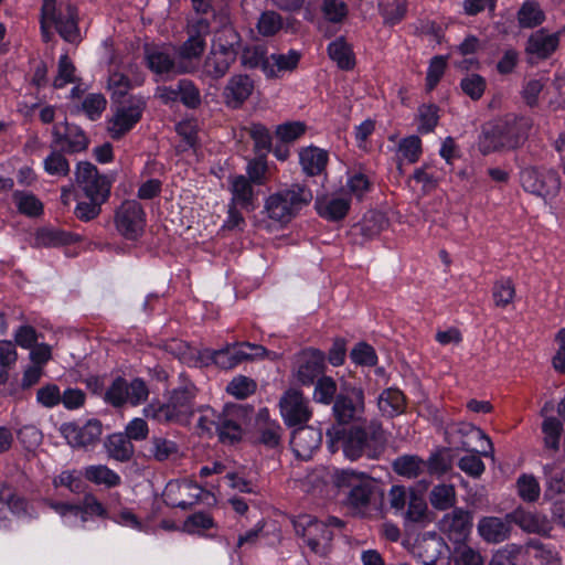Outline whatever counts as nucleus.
Segmentation results:
<instances>
[{
	"label": "nucleus",
	"instance_id": "13",
	"mask_svg": "<svg viewBox=\"0 0 565 565\" xmlns=\"http://www.w3.org/2000/svg\"><path fill=\"white\" fill-rule=\"evenodd\" d=\"M279 408L287 426L303 425L312 415L309 401L300 391L295 388H290L282 394L279 401Z\"/></svg>",
	"mask_w": 565,
	"mask_h": 565
},
{
	"label": "nucleus",
	"instance_id": "12",
	"mask_svg": "<svg viewBox=\"0 0 565 565\" xmlns=\"http://www.w3.org/2000/svg\"><path fill=\"white\" fill-rule=\"evenodd\" d=\"M145 102L131 97L127 103L119 105L108 120V131L111 138H120L129 131L141 118Z\"/></svg>",
	"mask_w": 565,
	"mask_h": 565
},
{
	"label": "nucleus",
	"instance_id": "27",
	"mask_svg": "<svg viewBox=\"0 0 565 565\" xmlns=\"http://www.w3.org/2000/svg\"><path fill=\"white\" fill-rule=\"evenodd\" d=\"M231 203L245 211L255 207V192L250 181L245 175H234L230 180Z\"/></svg>",
	"mask_w": 565,
	"mask_h": 565
},
{
	"label": "nucleus",
	"instance_id": "35",
	"mask_svg": "<svg viewBox=\"0 0 565 565\" xmlns=\"http://www.w3.org/2000/svg\"><path fill=\"white\" fill-rule=\"evenodd\" d=\"M469 527V514L460 509L446 514L440 521V529L444 532H447L450 536H457V539L465 536Z\"/></svg>",
	"mask_w": 565,
	"mask_h": 565
},
{
	"label": "nucleus",
	"instance_id": "40",
	"mask_svg": "<svg viewBox=\"0 0 565 565\" xmlns=\"http://www.w3.org/2000/svg\"><path fill=\"white\" fill-rule=\"evenodd\" d=\"M430 504L437 510H447L456 503V491L452 484H437L429 494Z\"/></svg>",
	"mask_w": 565,
	"mask_h": 565
},
{
	"label": "nucleus",
	"instance_id": "44",
	"mask_svg": "<svg viewBox=\"0 0 565 565\" xmlns=\"http://www.w3.org/2000/svg\"><path fill=\"white\" fill-rule=\"evenodd\" d=\"M372 186L371 179L361 171H352L348 174L345 191L352 196L361 200Z\"/></svg>",
	"mask_w": 565,
	"mask_h": 565
},
{
	"label": "nucleus",
	"instance_id": "34",
	"mask_svg": "<svg viewBox=\"0 0 565 565\" xmlns=\"http://www.w3.org/2000/svg\"><path fill=\"white\" fill-rule=\"evenodd\" d=\"M317 211L320 216L329 221L343 218L350 207V200L343 196L319 199L316 202Z\"/></svg>",
	"mask_w": 565,
	"mask_h": 565
},
{
	"label": "nucleus",
	"instance_id": "8",
	"mask_svg": "<svg viewBox=\"0 0 565 565\" xmlns=\"http://www.w3.org/2000/svg\"><path fill=\"white\" fill-rule=\"evenodd\" d=\"M41 29L43 35H52L53 31L58 35H72L78 32L75 8L67 6L55 12L54 0H43Z\"/></svg>",
	"mask_w": 565,
	"mask_h": 565
},
{
	"label": "nucleus",
	"instance_id": "24",
	"mask_svg": "<svg viewBox=\"0 0 565 565\" xmlns=\"http://www.w3.org/2000/svg\"><path fill=\"white\" fill-rule=\"evenodd\" d=\"M511 519L484 516L478 522V533L488 543H501L510 536Z\"/></svg>",
	"mask_w": 565,
	"mask_h": 565
},
{
	"label": "nucleus",
	"instance_id": "22",
	"mask_svg": "<svg viewBox=\"0 0 565 565\" xmlns=\"http://www.w3.org/2000/svg\"><path fill=\"white\" fill-rule=\"evenodd\" d=\"M189 35H210L217 33H232L233 29L226 14H212L211 18L198 17L188 21Z\"/></svg>",
	"mask_w": 565,
	"mask_h": 565
},
{
	"label": "nucleus",
	"instance_id": "43",
	"mask_svg": "<svg viewBox=\"0 0 565 565\" xmlns=\"http://www.w3.org/2000/svg\"><path fill=\"white\" fill-rule=\"evenodd\" d=\"M257 29L260 35H276L279 31L289 32L284 26L281 15L275 11H265L258 19Z\"/></svg>",
	"mask_w": 565,
	"mask_h": 565
},
{
	"label": "nucleus",
	"instance_id": "55",
	"mask_svg": "<svg viewBox=\"0 0 565 565\" xmlns=\"http://www.w3.org/2000/svg\"><path fill=\"white\" fill-rule=\"evenodd\" d=\"M486 86V79L478 74H468L460 82L462 92L473 100L482 97Z\"/></svg>",
	"mask_w": 565,
	"mask_h": 565
},
{
	"label": "nucleus",
	"instance_id": "10",
	"mask_svg": "<svg viewBox=\"0 0 565 565\" xmlns=\"http://www.w3.org/2000/svg\"><path fill=\"white\" fill-rule=\"evenodd\" d=\"M75 181L89 200L107 201L111 181L100 174L90 162H79L75 170Z\"/></svg>",
	"mask_w": 565,
	"mask_h": 565
},
{
	"label": "nucleus",
	"instance_id": "46",
	"mask_svg": "<svg viewBox=\"0 0 565 565\" xmlns=\"http://www.w3.org/2000/svg\"><path fill=\"white\" fill-rule=\"evenodd\" d=\"M557 38H529L526 51L537 58H545L557 47Z\"/></svg>",
	"mask_w": 565,
	"mask_h": 565
},
{
	"label": "nucleus",
	"instance_id": "32",
	"mask_svg": "<svg viewBox=\"0 0 565 565\" xmlns=\"http://www.w3.org/2000/svg\"><path fill=\"white\" fill-rule=\"evenodd\" d=\"M146 456L156 461H166L179 451L177 443L161 435H153L148 441Z\"/></svg>",
	"mask_w": 565,
	"mask_h": 565
},
{
	"label": "nucleus",
	"instance_id": "21",
	"mask_svg": "<svg viewBox=\"0 0 565 565\" xmlns=\"http://www.w3.org/2000/svg\"><path fill=\"white\" fill-rule=\"evenodd\" d=\"M253 90L254 81L248 75H233L224 87V102L231 108H239L248 99Z\"/></svg>",
	"mask_w": 565,
	"mask_h": 565
},
{
	"label": "nucleus",
	"instance_id": "28",
	"mask_svg": "<svg viewBox=\"0 0 565 565\" xmlns=\"http://www.w3.org/2000/svg\"><path fill=\"white\" fill-rule=\"evenodd\" d=\"M146 58L149 68L161 78L180 72L166 47H146Z\"/></svg>",
	"mask_w": 565,
	"mask_h": 565
},
{
	"label": "nucleus",
	"instance_id": "26",
	"mask_svg": "<svg viewBox=\"0 0 565 565\" xmlns=\"http://www.w3.org/2000/svg\"><path fill=\"white\" fill-rule=\"evenodd\" d=\"M9 514L21 519H32L36 516L34 508L23 498L15 494L9 495L6 500L0 497V527H7Z\"/></svg>",
	"mask_w": 565,
	"mask_h": 565
},
{
	"label": "nucleus",
	"instance_id": "59",
	"mask_svg": "<svg viewBox=\"0 0 565 565\" xmlns=\"http://www.w3.org/2000/svg\"><path fill=\"white\" fill-rule=\"evenodd\" d=\"M447 67V56L436 55L430 60L426 75V87L428 90L434 89L443 77Z\"/></svg>",
	"mask_w": 565,
	"mask_h": 565
},
{
	"label": "nucleus",
	"instance_id": "29",
	"mask_svg": "<svg viewBox=\"0 0 565 565\" xmlns=\"http://www.w3.org/2000/svg\"><path fill=\"white\" fill-rule=\"evenodd\" d=\"M299 58L300 54L295 50L287 54H271L264 64V75L267 78H276L285 72H291L297 67Z\"/></svg>",
	"mask_w": 565,
	"mask_h": 565
},
{
	"label": "nucleus",
	"instance_id": "50",
	"mask_svg": "<svg viewBox=\"0 0 565 565\" xmlns=\"http://www.w3.org/2000/svg\"><path fill=\"white\" fill-rule=\"evenodd\" d=\"M519 23L523 28H534L544 20V13L540 7L533 2H525L518 12Z\"/></svg>",
	"mask_w": 565,
	"mask_h": 565
},
{
	"label": "nucleus",
	"instance_id": "16",
	"mask_svg": "<svg viewBox=\"0 0 565 565\" xmlns=\"http://www.w3.org/2000/svg\"><path fill=\"white\" fill-rule=\"evenodd\" d=\"M326 355L313 348L301 351L296 360L295 376L302 385H311L324 372Z\"/></svg>",
	"mask_w": 565,
	"mask_h": 565
},
{
	"label": "nucleus",
	"instance_id": "19",
	"mask_svg": "<svg viewBox=\"0 0 565 565\" xmlns=\"http://www.w3.org/2000/svg\"><path fill=\"white\" fill-rule=\"evenodd\" d=\"M202 494L203 489L190 480L171 481L168 483L164 492L169 504L183 510L196 503Z\"/></svg>",
	"mask_w": 565,
	"mask_h": 565
},
{
	"label": "nucleus",
	"instance_id": "4",
	"mask_svg": "<svg viewBox=\"0 0 565 565\" xmlns=\"http://www.w3.org/2000/svg\"><path fill=\"white\" fill-rule=\"evenodd\" d=\"M277 352L268 351L260 344L249 342H237L227 344L220 350L205 349L200 353L201 362L204 365L215 364L222 369H233L246 361L259 359L278 360Z\"/></svg>",
	"mask_w": 565,
	"mask_h": 565
},
{
	"label": "nucleus",
	"instance_id": "39",
	"mask_svg": "<svg viewBox=\"0 0 565 565\" xmlns=\"http://www.w3.org/2000/svg\"><path fill=\"white\" fill-rule=\"evenodd\" d=\"M106 447L109 456L118 461L128 460L134 451L130 439L126 434H113L108 437Z\"/></svg>",
	"mask_w": 565,
	"mask_h": 565
},
{
	"label": "nucleus",
	"instance_id": "41",
	"mask_svg": "<svg viewBox=\"0 0 565 565\" xmlns=\"http://www.w3.org/2000/svg\"><path fill=\"white\" fill-rule=\"evenodd\" d=\"M379 408L390 417L401 413L404 407V396L401 391L387 388L379 397Z\"/></svg>",
	"mask_w": 565,
	"mask_h": 565
},
{
	"label": "nucleus",
	"instance_id": "53",
	"mask_svg": "<svg viewBox=\"0 0 565 565\" xmlns=\"http://www.w3.org/2000/svg\"><path fill=\"white\" fill-rule=\"evenodd\" d=\"M44 170L53 177H66L70 172V163L66 158L57 152L52 151L43 161Z\"/></svg>",
	"mask_w": 565,
	"mask_h": 565
},
{
	"label": "nucleus",
	"instance_id": "5",
	"mask_svg": "<svg viewBox=\"0 0 565 565\" xmlns=\"http://www.w3.org/2000/svg\"><path fill=\"white\" fill-rule=\"evenodd\" d=\"M296 534L303 539L307 546L316 554L324 556L331 550L333 531L331 527H341L342 521L329 518L327 522L319 521L311 515H299L294 521Z\"/></svg>",
	"mask_w": 565,
	"mask_h": 565
},
{
	"label": "nucleus",
	"instance_id": "2",
	"mask_svg": "<svg viewBox=\"0 0 565 565\" xmlns=\"http://www.w3.org/2000/svg\"><path fill=\"white\" fill-rule=\"evenodd\" d=\"M311 199V191L299 184L270 194L264 204V213L270 222L269 225L282 227L288 224Z\"/></svg>",
	"mask_w": 565,
	"mask_h": 565
},
{
	"label": "nucleus",
	"instance_id": "31",
	"mask_svg": "<svg viewBox=\"0 0 565 565\" xmlns=\"http://www.w3.org/2000/svg\"><path fill=\"white\" fill-rule=\"evenodd\" d=\"M299 161L302 170L309 175L321 173L328 162V152L321 148L310 146L301 149Z\"/></svg>",
	"mask_w": 565,
	"mask_h": 565
},
{
	"label": "nucleus",
	"instance_id": "18",
	"mask_svg": "<svg viewBox=\"0 0 565 565\" xmlns=\"http://www.w3.org/2000/svg\"><path fill=\"white\" fill-rule=\"evenodd\" d=\"M245 422V411L239 406L225 408L221 414L217 424L218 438L223 444H234L241 440L243 436V424Z\"/></svg>",
	"mask_w": 565,
	"mask_h": 565
},
{
	"label": "nucleus",
	"instance_id": "36",
	"mask_svg": "<svg viewBox=\"0 0 565 565\" xmlns=\"http://www.w3.org/2000/svg\"><path fill=\"white\" fill-rule=\"evenodd\" d=\"M84 477L98 486L115 488L120 484L121 478L114 470L104 465H93L85 468Z\"/></svg>",
	"mask_w": 565,
	"mask_h": 565
},
{
	"label": "nucleus",
	"instance_id": "47",
	"mask_svg": "<svg viewBox=\"0 0 565 565\" xmlns=\"http://www.w3.org/2000/svg\"><path fill=\"white\" fill-rule=\"evenodd\" d=\"M426 513L427 503L425 499L422 495L415 493L414 491H409L407 510H404V513L402 514L409 522H422L425 520Z\"/></svg>",
	"mask_w": 565,
	"mask_h": 565
},
{
	"label": "nucleus",
	"instance_id": "25",
	"mask_svg": "<svg viewBox=\"0 0 565 565\" xmlns=\"http://www.w3.org/2000/svg\"><path fill=\"white\" fill-rule=\"evenodd\" d=\"M513 523L519 525L523 531L548 536L552 525L545 515L518 509L508 514Z\"/></svg>",
	"mask_w": 565,
	"mask_h": 565
},
{
	"label": "nucleus",
	"instance_id": "17",
	"mask_svg": "<svg viewBox=\"0 0 565 565\" xmlns=\"http://www.w3.org/2000/svg\"><path fill=\"white\" fill-rule=\"evenodd\" d=\"M60 431L71 447L82 448L94 445L99 440L103 426L99 420L89 419L82 426L76 423H64Z\"/></svg>",
	"mask_w": 565,
	"mask_h": 565
},
{
	"label": "nucleus",
	"instance_id": "1",
	"mask_svg": "<svg viewBox=\"0 0 565 565\" xmlns=\"http://www.w3.org/2000/svg\"><path fill=\"white\" fill-rule=\"evenodd\" d=\"M326 436L330 451L335 452L342 449L344 457L350 460H356L363 455L369 458H375L377 455L375 447V444L379 443L377 435L370 436L362 428L332 425L327 429Z\"/></svg>",
	"mask_w": 565,
	"mask_h": 565
},
{
	"label": "nucleus",
	"instance_id": "48",
	"mask_svg": "<svg viewBox=\"0 0 565 565\" xmlns=\"http://www.w3.org/2000/svg\"><path fill=\"white\" fill-rule=\"evenodd\" d=\"M178 135L182 138V141L177 146L179 152H185L191 149L194 150L196 145V125L193 120L180 121L177 127Z\"/></svg>",
	"mask_w": 565,
	"mask_h": 565
},
{
	"label": "nucleus",
	"instance_id": "42",
	"mask_svg": "<svg viewBox=\"0 0 565 565\" xmlns=\"http://www.w3.org/2000/svg\"><path fill=\"white\" fill-rule=\"evenodd\" d=\"M397 154L401 162L415 163L422 154V140L412 135L403 138L397 148Z\"/></svg>",
	"mask_w": 565,
	"mask_h": 565
},
{
	"label": "nucleus",
	"instance_id": "62",
	"mask_svg": "<svg viewBox=\"0 0 565 565\" xmlns=\"http://www.w3.org/2000/svg\"><path fill=\"white\" fill-rule=\"evenodd\" d=\"M492 295L495 306L507 307L514 298V285L510 279H500L494 284Z\"/></svg>",
	"mask_w": 565,
	"mask_h": 565
},
{
	"label": "nucleus",
	"instance_id": "60",
	"mask_svg": "<svg viewBox=\"0 0 565 565\" xmlns=\"http://www.w3.org/2000/svg\"><path fill=\"white\" fill-rule=\"evenodd\" d=\"M366 476L364 472H358L352 469H333L331 480L338 488L352 489L358 482Z\"/></svg>",
	"mask_w": 565,
	"mask_h": 565
},
{
	"label": "nucleus",
	"instance_id": "3",
	"mask_svg": "<svg viewBox=\"0 0 565 565\" xmlns=\"http://www.w3.org/2000/svg\"><path fill=\"white\" fill-rule=\"evenodd\" d=\"M195 387L188 383L172 391L167 403L152 401L142 408L145 417L159 423H184L193 414Z\"/></svg>",
	"mask_w": 565,
	"mask_h": 565
},
{
	"label": "nucleus",
	"instance_id": "6",
	"mask_svg": "<svg viewBox=\"0 0 565 565\" xmlns=\"http://www.w3.org/2000/svg\"><path fill=\"white\" fill-rule=\"evenodd\" d=\"M523 139L521 124L516 120H497L483 127L479 137V149L488 154L493 151L514 149Z\"/></svg>",
	"mask_w": 565,
	"mask_h": 565
},
{
	"label": "nucleus",
	"instance_id": "38",
	"mask_svg": "<svg viewBox=\"0 0 565 565\" xmlns=\"http://www.w3.org/2000/svg\"><path fill=\"white\" fill-rule=\"evenodd\" d=\"M393 468L397 475L413 479L420 476L427 465L417 456H402L394 460Z\"/></svg>",
	"mask_w": 565,
	"mask_h": 565
},
{
	"label": "nucleus",
	"instance_id": "33",
	"mask_svg": "<svg viewBox=\"0 0 565 565\" xmlns=\"http://www.w3.org/2000/svg\"><path fill=\"white\" fill-rule=\"evenodd\" d=\"M329 57L343 71H351L355 66V55L351 45L344 38H338L328 45Z\"/></svg>",
	"mask_w": 565,
	"mask_h": 565
},
{
	"label": "nucleus",
	"instance_id": "14",
	"mask_svg": "<svg viewBox=\"0 0 565 565\" xmlns=\"http://www.w3.org/2000/svg\"><path fill=\"white\" fill-rule=\"evenodd\" d=\"M333 414L340 424L359 420L364 413V396L361 388L345 387L335 398Z\"/></svg>",
	"mask_w": 565,
	"mask_h": 565
},
{
	"label": "nucleus",
	"instance_id": "15",
	"mask_svg": "<svg viewBox=\"0 0 565 565\" xmlns=\"http://www.w3.org/2000/svg\"><path fill=\"white\" fill-rule=\"evenodd\" d=\"M236 54L233 43H230L227 38H214L211 52L205 60V72L214 78L224 76L235 61Z\"/></svg>",
	"mask_w": 565,
	"mask_h": 565
},
{
	"label": "nucleus",
	"instance_id": "45",
	"mask_svg": "<svg viewBox=\"0 0 565 565\" xmlns=\"http://www.w3.org/2000/svg\"><path fill=\"white\" fill-rule=\"evenodd\" d=\"M542 431L544 434L545 447L557 450L563 431L562 423L555 417L547 416L543 420Z\"/></svg>",
	"mask_w": 565,
	"mask_h": 565
},
{
	"label": "nucleus",
	"instance_id": "56",
	"mask_svg": "<svg viewBox=\"0 0 565 565\" xmlns=\"http://www.w3.org/2000/svg\"><path fill=\"white\" fill-rule=\"evenodd\" d=\"M519 495L527 502L536 501L541 493V488L531 475H522L516 482Z\"/></svg>",
	"mask_w": 565,
	"mask_h": 565
},
{
	"label": "nucleus",
	"instance_id": "23",
	"mask_svg": "<svg viewBox=\"0 0 565 565\" xmlns=\"http://www.w3.org/2000/svg\"><path fill=\"white\" fill-rule=\"evenodd\" d=\"M53 137L56 145L65 147L68 152H81L87 148L88 140L78 127L60 122L53 127Z\"/></svg>",
	"mask_w": 565,
	"mask_h": 565
},
{
	"label": "nucleus",
	"instance_id": "64",
	"mask_svg": "<svg viewBox=\"0 0 565 565\" xmlns=\"http://www.w3.org/2000/svg\"><path fill=\"white\" fill-rule=\"evenodd\" d=\"M127 381L120 376L116 377L110 386L105 392V402L110 404L114 407H121L125 405V390L127 386Z\"/></svg>",
	"mask_w": 565,
	"mask_h": 565
},
{
	"label": "nucleus",
	"instance_id": "51",
	"mask_svg": "<svg viewBox=\"0 0 565 565\" xmlns=\"http://www.w3.org/2000/svg\"><path fill=\"white\" fill-rule=\"evenodd\" d=\"M544 473L546 477V494L565 493V470L555 465H546Z\"/></svg>",
	"mask_w": 565,
	"mask_h": 565
},
{
	"label": "nucleus",
	"instance_id": "61",
	"mask_svg": "<svg viewBox=\"0 0 565 565\" xmlns=\"http://www.w3.org/2000/svg\"><path fill=\"white\" fill-rule=\"evenodd\" d=\"M256 390V383L243 375H238L234 377L226 387L228 394L235 396L236 398H246L250 394H253Z\"/></svg>",
	"mask_w": 565,
	"mask_h": 565
},
{
	"label": "nucleus",
	"instance_id": "54",
	"mask_svg": "<svg viewBox=\"0 0 565 565\" xmlns=\"http://www.w3.org/2000/svg\"><path fill=\"white\" fill-rule=\"evenodd\" d=\"M455 565H483L480 552L466 544H459L454 551Z\"/></svg>",
	"mask_w": 565,
	"mask_h": 565
},
{
	"label": "nucleus",
	"instance_id": "9",
	"mask_svg": "<svg viewBox=\"0 0 565 565\" xmlns=\"http://www.w3.org/2000/svg\"><path fill=\"white\" fill-rule=\"evenodd\" d=\"M114 223L119 235L126 239L136 241L143 234L146 213L139 202L128 200L117 207Z\"/></svg>",
	"mask_w": 565,
	"mask_h": 565
},
{
	"label": "nucleus",
	"instance_id": "7",
	"mask_svg": "<svg viewBox=\"0 0 565 565\" xmlns=\"http://www.w3.org/2000/svg\"><path fill=\"white\" fill-rule=\"evenodd\" d=\"M47 505L60 515L64 525L71 529H82L89 516H106V509L93 495H86L83 504H71L67 502H47Z\"/></svg>",
	"mask_w": 565,
	"mask_h": 565
},
{
	"label": "nucleus",
	"instance_id": "52",
	"mask_svg": "<svg viewBox=\"0 0 565 565\" xmlns=\"http://www.w3.org/2000/svg\"><path fill=\"white\" fill-rule=\"evenodd\" d=\"M335 392L337 384L334 380L330 376H321L316 382L313 399L318 403L329 405L333 401Z\"/></svg>",
	"mask_w": 565,
	"mask_h": 565
},
{
	"label": "nucleus",
	"instance_id": "11",
	"mask_svg": "<svg viewBox=\"0 0 565 565\" xmlns=\"http://www.w3.org/2000/svg\"><path fill=\"white\" fill-rule=\"evenodd\" d=\"M521 184L525 191L547 199L556 195L561 180L554 170L525 168L521 172Z\"/></svg>",
	"mask_w": 565,
	"mask_h": 565
},
{
	"label": "nucleus",
	"instance_id": "57",
	"mask_svg": "<svg viewBox=\"0 0 565 565\" xmlns=\"http://www.w3.org/2000/svg\"><path fill=\"white\" fill-rule=\"evenodd\" d=\"M76 81L75 66L70 61L67 55H62L58 60L57 74L54 78L53 86L55 88H63L67 84Z\"/></svg>",
	"mask_w": 565,
	"mask_h": 565
},
{
	"label": "nucleus",
	"instance_id": "30",
	"mask_svg": "<svg viewBox=\"0 0 565 565\" xmlns=\"http://www.w3.org/2000/svg\"><path fill=\"white\" fill-rule=\"evenodd\" d=\"M238 45L242 50V64L248 68H260L264 73V64L268 62L269 58L266 46L255 41L254 38H250L247 42L239 41Z\"/></svg>",
	"mask_w": 565,
	"mask_h": 565
},
{
	"label": "nucleus",
	"instance_id": "58",
	"mask_svg": "<svg viewBox=\"0 0 565 565\" xmlns=\"http://www.w3.org/2000/svg\"><path fill=\"white\" fill-rule=\"evenodd\" d=\"M19 211L29 216H38L42 212V203L31 193L15 192L13 194Z\"/></svg>",
	"mask_w": 565,
	"mask_h": 565
},
{
	"label": "nucleus",
	"instance_id": "49",
	"mask_svg": "<svg viewBox=\"0 0 565 565\" xmlns=\"http://www.w3.org/2000/svg\"><path fill=\"white\" fill-rule=\"evenodd\" d=\"M125 395H127V397H125V404L138 406L147 401L149 390L143 380L136 377L127 383Z\"/></svg>",
	"mask_w": 565,
	"mask_h": 565
},
{
	"label": "nucleus",
	"instance_id": "20",
	"mask_svg": "<svg viewBox=\"0 0 565 565\" xmlns=\"http://www.w3.org/2000/svg\"><path fill=\"white\" fill-rule=\"evenodd\" d=\"M299 426L291 435L290 445L298 458L307 460L320 446L322 434L313 427Z\"/></svg>",
	"mask_w": 565,
	"mask_h": 565
},
{
	"label": "nucleus",
	"instance_id": "37",
	"mask_svg": "<svg viewBox=\"0 0 565 565\" xmlns=\"http://www.w3.org/2000/svg\"><path fill=\"white\" fill-rule=\"evenodd\" d=\"M374 490V481L366 475L350 490L348 501L353 508L363 509L370 503Z\"/></svg>",
	"mask_w": 565,
	"mask_h": 565
},
{
	"label": "nucleus",
	"instance_id": "63",
	"mask_svg": "<svg viewBox=\"0 0 565 565\" xmlns=\"http://www.w3.org/2000/svg\"><path fill=\"white\" fill-rule=\"evenodd\" d=\"M418 131L427 134L433 131L438 122V108L435 105H422L418 108Z\"/></svg>",
	"mask_w": 565,
	"mask_h": 565
}]
</instances>
